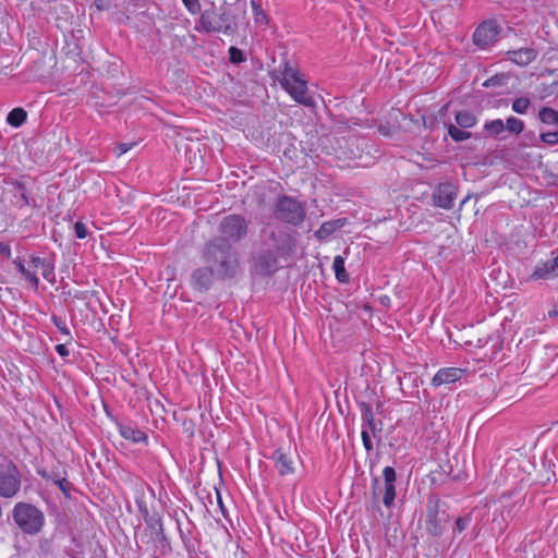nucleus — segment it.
Listing matches in <instances>:
<instances>
[{
    "mask_svg": "<svg viewBox=\"0 0 558 558\" xmlns=\"http://www.w3.org/2000/svg\"><path fill=\"white\" fill-rule=\"evenodd\" d=\"M204 259L208 267L198 268L192 275V284L197 289H208L214 275L221 278L233 277L239 267L235 252L229 245L217 242L206 245Z\"/></svg>",
    "mask_w": 558,
    "mask_h": 558,
    "instance_id": "1",
    "label": "nucleus"
},
{
    "mask_svg": "<svg viewBox=\"0 0 558 558\" xmlns=\"http://www.w3.org/2000/svg\"><path fill=\"white\" fill-rule=\"evenodd\" d=\"M15 524L25 534H38L45 524V514L36 506L27 502H17L12 510Z\"/></svg>",
    "mask_w": 558,
    "mask_h": 558,
    "instance_id": "2",
    "label": "nucleus"
},
{
    "mask_svg": "<svg viewBox=\"0 0 558 558\" xmlns=\"http://www.w3.org/2000/svg\"><path fill=\"white\" fill-rule=\"evenodd\" d=\"M280 83L296 102L306 107L314 105L313 97L307 94L306 81L298 71L292 68L284 69Z\"/></svg>",
    "mask_w": 558,
    "mask_h": 558,
    "instance_id": "3",
    "label": "nucleus"
},
{
    "mask_svg": "<svg viewBox=\"0 0 558 558\" xmlns=\"http://www.w3.org/2000/svg\"><path fill=\"white\" fill-rule=\"evenodd\" d=\"M199 28L207 33L216 32L230 34L233 31L230 14L227 12H216L215 10H206L199 19Z\"/></svg>",
    "mask_w": 558,
    "mask_h": 558,
    "instance_id": "4",
    "label": "nucleus"
},
{
    "mask_svg": "<svg viewBox=\"0 0 558 558\" xmlns=\"http://www.w3.org/2000/svg\"><path fill=\"white\" fill-rule=\"evenodd\" d=\"M276 217L288 223L298 225L303 221L305 209L296 199L282 196L278 199L276 205Z\"/></svg>",
    "mask_w": 558,
    "mask_h": 558,
    "instance_id": "5",
    "label": "nucleus"
},
{
    "mask_svg": "<svg viewBox=\"0 0 558 558\" xmlns=\"http://www.w3.org/2000/svg\"><path fill=\"white\" fill-rule=\"evenodd\" d=\"M21 488V474L17 468L11 463L0 464V496L14 497Z\"/></svg>",
    "mask_w": 558,
    "mask_h": 558,
    "instance_id": "6",
    "label": "nucleus"
},
{
    "mask_svg": "<svg viewBox=\"0 0 558 558\" xmlns=\"http://www.w3.org/2000/svg\"><path fill=\"white\" fill-rule=\"evenodd\" d=\"M220 233L223 241L236 242L246 233V222L239 215H230L222 219Z\"/></svg>",
    "mask_w": 558,
    "mask_h": 558,
    "instance_id": "7",
    "label": "nucleus"
},
{
    "mask_svg": "<svg viewBox=\"0 0 558 558\" xmlns=\"http://www.w3.org/2000/svg\"><path fill=\"white\" fill-rule=\"evenodd\" d=\"M499 35L498 26L494 21L482 23L474 32V44L481 48H486L494 44Z\"/></svg>",
    "mask_w": 558,
    "mask_h": 558,
    "instance_id": "8",
    "label": "nucleus"
},
{
    "mask_svg": "<svg viewBox=\"0 0 558 558\" xmlns=\"http://www.w3.org/2000/svg\"><path fill=\"white\" fill-rule=\"evenodd\" d=\"M29 256L26 258H15L13 264L16 270L24 277V279L32 286L33 289L37 290L39 286V278L37 277L38 267H34L33 258Z\"/></svg>",
    "mask_w": 558,
    "mask_h": 558,
    "instance_id": "9",
    "label": "nucleus"
},
{
    "mask_svg": "<svg viewBox=\"0 0 558 558\" xmlns=\"http://www.w3.org/2000/svg\"><path fill=\"white\" fill-rule=\"evenodd\" d=\"M434 203L444 209H450L456 199V187L451 183H441L434 192Z\"/></svg>",
    "mask_w": 558,
    "mask_h": 558,
    "instance_id": "10",
    "label": "nucleus"
},
{
    "mask_svg": "<svg viewBox=\"0 0 558 558\" xmlns=\"http://www.w3.org/2000/svg\"><path fill=\"white\" fill-rule=\"evenodd\" d=\"M465 375V369L459 367L440 368L432 379L434 387L449 385L459 381Z\"/></svg>",
    "mask_w": 558,
    "mask_h": 558,
    "instance_id": "11",
    "label": "nucleus"
},
{
    "mask_svg": "<svg viewBox=\"0 0 558 558\" xmlns=\"http://www.w3.org/2000/svg\"><path fill=\"white\" fill-rule=\"evenodd\" d=\"M558 277V254L555 258L546 262H541L535 266L531 276L533 280L554 279Z\"/></svg>",
    "mask_w": 558,
    "mask_h": 558,
    "instance_id": "12",
    "label": "nucleus"
},
{
    "mask_svg": "<svg viewBox=\"0 0 558 558\" xmlns=\"http://www.w3.org/2000/svg\"><path fill=\"white\" fill-rule=\"evenodd\" d=\"M383 476H384V488H385L383 501L387 508H390L393 505V501L396 498V487H395L396 471H395V469L392 466H386L383 471Z\"/></svg>",
    "mask_w": 558,
    "mask_h": 558,
    "instance_id": "13",
    "label": "nucleus"
},
{
    "mask_svg": "<svg viewBox=\"0 0 558 558\" xmlns=\"http://www.w3.org/2000/svg\"><path fill=\"white\" fill-rule=\"evenodd\" d=\"M272 460L275 466L280 475H288L294 472V465L292 459L281 449H277L272 453Z\"/></svg>",
    "mask_w": 558,
    "mask_h": 558,
    "instance_id": "14",
    "label": "nucleus"
},
{
    "mask_svg": "<svg viewBox=\"0 0 558 558\" xmlns=\"http://www.w3.org/2000/svg\"><path fill=\"white\" fill-rule=\"evenodd\" d=\"M536 57L537 52L532 48H522L509 52V60L521 66L530 64Z\"/></svg>",
    "mask_w": 558,
    "mask_h": 558,
    "instance_id": "15",
    "label": "nucleus"
},
{
    "mask_svg": "<svg viewBox=\"0 0 558 558\" xmlns=\"http://www.w3.org/2000/svg\"><path fill=\"white\" fill-rule=\"evenodd\" d=\"M345 225V219H336L324 222L320 228L315 232L316 238L325 240L329 238L336 230Z\"/></svg>",
    "mask_w": 558,
    "mask_h": 558,
    "instance_id": "16",
    "label": "nucleus"
},
{
    "mask_svg": "<svg viewBox=\"0 0 558 558\" xmlns=\"http://www.w3.org/2000/svg\"><path fill=\"white\" fill-rule=\"evenodd\" d=\"M425 530L432 536H439L442 534V526L437 518L436 509H428L425 519Z\"/></svg>",
    "mask_w": 558,
    "mask_h": 558,
    "instance_id": "17",
    "label": "nucleus"
},
{
    "mask_svg": "<svg viewBox=\"0 0 558 558\" xmlns=\"http://www.w3.org/2000/svg\"><path fill=\"white\" fill-rule=\"evenodd\" d=\"M332 269L335 271L336 278L339 282L345 283L349 280V274L344 267V258L340 255H337L332 262Z\"/></svg>",
    "mask_w": 558,
    "mask_h": 558,
    "instance_id": "18",
    "label": "nucleus"
},
{
    "mask_svg": "<svg viewBox=\"0 0 558 558\" xmlns=\"http://www.w3.org/2000/svg\"><path fill=\"white\" fill-rule=\"evenodd\" d=\"M34 263L35 265L33 266L38 267V269H41V275L46 280L51 281L53 279L54 268L50 263H48L45 258H41L39 256L33 258V264Z\"/></svg>",
    "mask_w": 558,
    "mask_h": 558,
    "instance_id": "19",
    "label": "nucleus"
},
{
    "mask_svg": "<svg viewBox=\"0 0 558 558\" xmlns=\"http://www.w3.org/2000/svg\"><path fill=\"white\" fill-rule=\"evenodd\" d=\"M27 113L23 108H14L7 117V122L11 126L20 128L26 120Z\"/></svg>",
    "mask_w": 558,
    "mask_h": 558,
    "instance_id": "20",
    "label": "nucleus"
},
{
    "mask_svg": "<svg viewBox=\"0 0 558 558\" xmlns=\"http://www.w3.org/2000/svg\"><path fill=\"white\" fill-rule=\"evenodd\" d=\"M538 117L544 124L558 126V111L544 107L541 109Z\"/></svg>",
    "mask_w": 558,
    "mask_h": 558,
    "instance_id": "21",
    "label": "nucleus"
},
{
    "mask_svg": "<svg viewBox=\"0 0 558 558\" xmlns=\"http://www.w3.org/2000/svg\"><path fill=\"white\" fill-rule=\"evenodd\" d=\"M456 121L460 128L469 129L476 123V118L469 111H460L456 114Z\"/></svg>",
    "mask_w": 558,
    "mask_h": 558,
    "instance_id": "22",
    "label": "nucleus"
},
{
    "mask_svg": "<svg viewBox=\"0 0 558 558\" xmlns=\"http://www.w3.org/2000/svg\"><path fill=\"white\" fill-rule=\"evenodd\" d=\"M484 129L492 136H497L505 130V123L501 119H495L492 121H487L484 125Z\"/></svg>",
    "mask_w": 558,
    "mask_h": 558,
    "instance_id": "23",
    "label": "nucleus"
},
{
    "mask_svg": "<svg viewBox=\"0 0 558 558\" xmlns=\"http://www.w3.org/2000/svg\"><path fill=\"white\" fill-rule=\"evenodd\" d=\"M121 435L125 438V439H131L135 442H140V441H143L146 437H145V434L140 430V429H134V428H131V427H124L121 429Z\"/></svg>",
    "mask_w": 558,
    "mask_h": 558,
    "instance_id": "24",
    "label": "nucleus"
},
{
    "mask_svg": "<svg viewBox=\"0 0 558 558\" xmlns=\"http://www.w3.org/2000/svg\"><path fill=\"white\" fill-rule=\"evenodd\" d=\"M505 129L510 133L520 134L524 129V122L515 117H509L505 124Z\"/></svg>",
    "mask_w": 558,
    "mask_h": 558,
    "instance_id": "25",
    "label": "nucleus"
},
{
    "mask_svg": "<svg viewBox=\"0 0 558 558\" xmlns=\"http://www.w3.org/2000/svg\"><path fill=\"white\" fill-rule=\"evenodd\" d=\"M531 105V101L527 97H520L512 101V110L519 114H525L529 107Z\"/></svg>",
    "mask_w": 558,
    "mask_h": 558,
    "instance_id": "26",
    "label": "nucleus"
},
{
    "mask_svg": "<svg viewBox=\"0 0 558 558\" xmlns=\"http://www.w3.org/2000/svg\"><path fill=\"white\" fill-rule=\"evenodd\" d=\"M539 136L542 142L547 145H558V126H555L553 131H542Z\"/></svg>",
    "mask_w": 558,
    "mask_h": 558,
    "instance_id": "27",
    "label": "nucleus"
},
{
    "mask_svg": "<svg viewBox=\"0 0 558 558\" xmlns=\"http://www.w3.org/2000/svg\"><path fill=\"white\" fill-rule=\"evenodd\" d=\"M448 133L450 137L457 142H462L471 136L470 132L463 131L454 125L449 126Z\"/></svg>",
    "mask_w": 558,
    "mask_h": 558,
    "instance_id": "28",
    "label": "nucleus"
},
{
    "mask_svg": "<svg viewBox=\"0 0 558 558\" xmlns=\"http://www.w3.org/2000/svg\"><path fill=\"white\" fill-rule=\"evenodd\" d=\"M74 232L77 239H85L89 234L87 226L82 221H77L74 225Z\"/></svg>",
    "mask_w": 558,
    "mask_h": 558,
    "instance_id": "29",
    "label": "nucleus"
},
{
    "mask_svg": "<svg viewBox=\"0 0 558 558\" xmlns=\"http://www.w3.org/2000/svg\"><path fill=\"white\" fill-rule=\"evenodd\" d=\"M182 2L191 14H198L201 12L199 0H182Z\"/></svg>",
    "mask_w": 558,
    "mask_h": 558,
    "instance_id": "30",
    "label": "nucleus"
},
{
    "mask_svg": "<svg viewBox=\"0 0 558 558\" xmlns=\"http://www.w3.org/2000/svg\"><path fill=\"white\" fill-rule=\"evenodd\" d=\"M229 54H230V60L233 63H240L244 60L242 51L235 47H231L229 49Z\"/></svg>",
    "mask_w": 558,
    "mask_h": 558,
    "instance_id": "31",
    "label": "nucleus"
},
{
    "mask_svg": "<svg viewBox=\"0 0 558 558\" xmlns=\"http://www.w3.org/2000/svg\"><path fill=\"white\" fill-rule=\"evenodd\" d=\"M471 523V518L470 517H461V518H458V520L456 521V527L459 532H463L464 530H466L469 527Z\"/></svg>",
    "mask_w": 558,
    "mask_h": 558,
    "instance_id": "32",
    "label": "nucleus"
},
{
    "mask_svg": "<svg viewBox=\"0 0 558 558\" xmlns=\"http://www.w3.org/2000/svg\"><path fill=\"white\" fill-rule=\"evenodd\" d=\"M53 323L60 332H62L65 336H70V330L66 327V324L64 320L53 317Z\"/></svg>",
    "mask_w": 558,
    "mask_h": 558,
    "instance_id": "33",
    "label": "nucleus"
},
{
    "mask_svg": "<svg viewBox=\"0 0 558 558\" xmlns=\"http://www.w3.org/2000/svg\"><path fill=\"white\" fill-rule=\"evenodd\" d=\"M362 441L367 451H371L373 449V444L371 440V436L366 429L362 430Z\"/></svg>",
    "mask_w": 558,
    "mask_h": 558,
    "instance_id": "34",
    "label": "nucleus"
},
{
    "mask_svg": "<svg viewBox=\"0 0 558 558\" xmlns=\"http://www.w3.org/2000/svg\"><path fill=\"white\" fill-rule=\"evenodd\" d=\"M17 187H19V190H21V195H20L21 202H19L17 204L20 206H28L29 205V201H28V197L26 196V194L24 193L23 185L19 183Z\"/></svg>",
    "mask_w": 558,
    "mask_h": 558,
    "instance_id": "35",
    "label": "nucleus"
},
{
    "mask_svg": "<svg viewBox=\"0 0 558 558\" xmlns=\"http://www.w3.org/2000/svg\"><path fill=\"white\" fill-rule=\"evenodd\" d=\"M0 255L7 258L11 257V247L9 244L0 242Z\"/></svg>",
    "mask_w": 558,
    "mask_h": 558,
    "instance_id": "36",
    "label": "nucleus"
},
{
    "mask_svg": "<svg viewBox=\"0 0 558 558\" xmlns=\"http://www.w3.org/2000/svg\"><path fill=\"white\" fill-rule=\"evenodd\" d=\"M56 351L62 357H65V356L69 355V350H68L65 344H58V345H56Z\"/></svg>",
    "mask_w": 558,
    "mask_h": 558,
    "instance_id": "37",
    "label": "nucleus"
},
{
    "mask_svg": "<svg viewBox=\"0 0 558 558\" xmlns=\"http://www.w3.org/2000/svg\"><path fill=\"white\" fill-rule=\"evenodd\" d=\"M275 259L272 258L270 262H267L265 266H260V271L270 272L274 270Z\"/></svg>",
    "mask_w": 558,
    "mask_h": 558,
    "instance_id": "38",
    "label": "nucleus"
},
{
    "mask_svg": "<svg viewBox=\"0 0 558 558\" xmlns=\"http://www.w3.org/2000/svg\"><path fill=\"white\" fill-rule=\"evenodd\" d=\"M117 149H118V155L121 156L131 149V145L119 144Z\"/></svg>",
    "mask_w": 558,
    "mask_h": 558,
    "instance_id": "39",
    "label": "nucleus"
},
{
    "mask_svg": "<svg viewBox=\"0 0 558 558\" xmlns=\"http://www.w3.org/2000/svg\"><path fill=\"white\" fill-rule=\"evenodd\" d=\"M550 317H557L558 316V301L554 304L553 308L549 311Z\"/></svg>",
    "mask_w": 558,
    "mask_h": 558,
    "instance_id": "40",
    "label": "nucleus"
},
{
    "mask_svg": "<svg viewBox=\"0 0 558 558\" xmlns=\"http://www.w3.org/2000/svg\"><path fill=\"white\" fill-rule=\"evenodd\" d=\"M218 505L220 506L221 510H223V505L220 495L218 494Z\"/></svg>",
    "mask_w": 558,
    "mask_h": 558,
    "instance_id": "41",
    "label": "nucleus"
}]
</instances>
